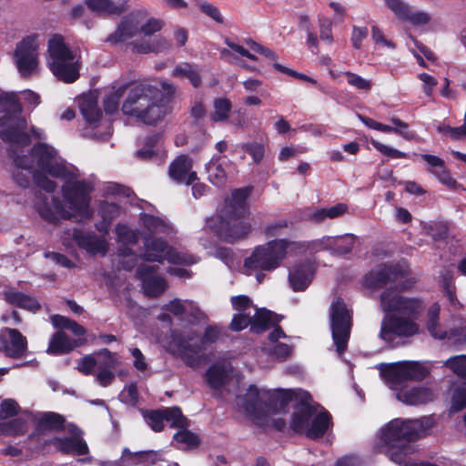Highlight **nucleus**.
I'll list each match as a JSON object with an SVG mask.
<instances>
[{
    "instance_id": "obj_1",
    "label": "nucleus",
    "mask_w": 466,
    "mask_h": 466,
    "mask_svg": "<svg viewBox=\"0 0 466 466\" xmlns=\"http://www.w3.org/2000/svg\"><path fill=\"white\" fill-rule=\"evenodd\" d=\"M431 427L430 418L415 420L393 419L381 431L384 452L390 461L400 466H438L429 461L414 462L406 458L414 451L411 442L424 437Z\"/></svg>"
},
{
    "instance_id": "obj_2",
    "label": "nucleus",
    "mask_w": 466,
    "mask_h": 466,
    "mask_svg": "<svg viewBox=\"0 0 466 466\" xmlns=\"http://www.w3.org/2000/svg\"><path fill=\"white\" fill-rule=\"evenodd\" d=\"M128 84L127 96L123 101L122 113L133 116L147 126H156L169 113L165 96L156 86L140 82Z\"/></svg>"
},
{
    "instance_id": "obj_3",
    "label": "nucleus",
    "mask_w": 466,
    "mask_h": 466,
    "mask_svg": "<svg viewBox=\"0 0 466 466\" xmlns=\"http://www.w3.org/2000/svg\"><path fill=\"white\" fill-rule=\"evenodd\" d=\"M254 187L246 186L233 189L231 198L227 199L214 226L217 236L224 242L234 244L246 238L251 232V224L243 220L249 210L248 198Z\"/></svg>"
},
{
    "instance_id": "obj_4",
    "label": "nucleus",
    "mask_w": 466,
    "mask_h": 466,
    "mask_svg": "<svg viewBox=\"0 0 466 466\" xmlns=\"http://www.w3.org/2000/svg\"><path fill=\"white\" fill-rule=\"evenodd\" d=\"M292 244L286 238L273 239L254 248L244 260V268L250 270L272 271L286 258L287 249Z\"/></svg>"
},
{
    "instance_id": "obj_5",
    "label": "nucleus",
    "mask_w": 466,
    "mask_h": 466,
    "mask_svg": "<svg viewBox=\"0 0 466 466\" xmlns=\"http://www.w3.org/2000/svg\"><path fill=\"white\" fill-rule=\"evenodd\" d=\"M65 184L61 191L65 201L69 208L82 218H90L93 210L90 208L91 193L94 191V185L86 180L64 179Z\"/></svg>"
},
{
    "instance_id": "obj_6",
    "label": "nucleus",
    "mask_w": 466,
    "mask_h": 466,
    "mask_svg": "<svg viewBox=\"0 0 466 466\" xmlns=\"http://www.w3.org/2000/svg\"><path fill=\"white\" fill-rule=\"evenodd\" d=\"M352 327V315L343 299L337 298L330 306V328L332 339L339 354L348 347Z\"/></svg>"
},
{
    "instance_id": "obj_7",
    "label": "nucleus",
    "mask_w": 466,
    "mask_h": 466,
    "mask_svg": "<svg viewBox=\"0 0 466 466\" xmlns=\"http://www.w3.org/2000/svg\"><path fill=\"white\" fill-rule=\"evenodd\" d=\"M146 252L139 255L140 259L146 262L163 263L165 260L172 264H186L185 256L175 248L168 246L163 238L152 235L143 236Z\"/></svg>"
},
{
    "instance_id": "obj_8",
    "label": "nucleus",
    "mask_w": 466,
    "mask_h": 466,
    "mask_svg": "<svg viewBox=\"0 0 466 466\" xmlns=\"http://www.w3.org/2000/svg\"><path fill=\"white\" fill-rule=\"evenodd\" d=\"M31 154L36 160L38 168L53 177L61 179H75L76 175L64 164L56 161V151L46 143L38 142L31 148Z\"/></svg>"
},
{
    "instance_id": "obj_9",
    "label": "nucleus",
    "mask_w": 466,
    "mask_h": 466,
    "mask_svg": "<svg viewBox=\"0 0 466 466\" xmlns=\"http://www.w3.org/2000/svg\"><path fill=\"white\" fill-rule=\"evenodd\" d=\"M380 307L385 313H398L401 317L410 319L420 314L422 303L418 299L403 297L390 288L380 295Z\"/></svg>"
},
{
    "instance_id": "obj_10",
    "label": "nucleus",
    "mask_w": 466,
    "mask_h": 466,
    "mask_svg": "<svg viewBox=\"0 0 466 466\" xmlns=\"http://www.w3.org/2000/svg\"><path fill=\"white\" fill-rule=\"evenodd\" d=\"M410 274L409 267L400 263H380L364 277V283L370 289L383 288L389 283H400Z\"/></svg>"
},
{
    "instance_id": "obj_11",
    "label": "nucleus",
    "mask_w": 466,
    "mask_h": 466,
    "mask_svg": "<svg viewBox=\"0 0 466 466\" xmlns=\"http://www.w3.org/2000/svg\"><path fill=\"white\" fill-rule=\"evenodd\" d=\"M14 59L20 76L28 78L36 73L39 66L35 36H25L16 44Z\"/></svg>"
},
{
    "instance_id": "obj_12",
    "label": "nucleus",
    "mask_w": 466,
    "mask_h": 466,
    "mask_svg": "<svg viewBox=\"0 0 466 466\" xmlns=\"http://www.w3.org/2000/svg\"><path fill=\"white\" fill-rule=\"evenodd\" d=\"M418 331V324L410 318L386 313L381 321L379 336L390 345L396 337L410 338Z\"/></svg>"
},
{
    "instance_id": "obj_13",
    "label": "nucleus",
    "mask_w": 466,
    "mask_h": 466,
    "mask_svg": "<svg viewBox=\"0 0 466 466\" xmlns=\"http://www.w3.org/2000/svg\"><path fill=\"white\" fill-rule=\"evenodd\" d=\"M172 343L177 348V356L188 367H196L199 363L197 356L201 352V344H191L194 339V334L186 336L178 330L171 332Z\"/></svg>"
},
{
    "instance_id": "obj_14",
    "label": "nucleus",
    "mask_w": 466,
    "mask_h": 466,
    "mask_svg": "<svg viewBox=\"0 0 466 466\" xmlns=\"http://www.w3.org/2000/svg\"><path fill=\"white\" fill-rule=\"evenodd\" d=\"M138 17V12L134 11L124 15L117 24L116 30L108 35L106 41L116 45L136 36L140 33Z\"/></svg>"
},
{
    "instance_id": "obj_15",
    "label": "nucleus",
    "mask_w": 466,
    "mask_h": 466,
    "mask_svg": "<svg viewBox=\"0 0 466 466\" xmlns=\"http://www.w3.org/2000/svg\"><path fill=\"white\" fill-rule=\"evenodd\" d=\"M35 208L42 218L50 222L57 223L59 219L70 220L73 214L67 210L58 197H52L51 202L48 198L43 196L41 201L36 203Z\"/></svg>"
},
{
    "instance_id": "obj_16",
    "label": "nucleus",
    "mask_w": 466,
    "mask_h": 466,
    "mask_svg": "<svg viewBox=\"0 0 466 466\" xmlns=\"http://www.w3.org/2000/svg\"><path fill=\"white\" fill-rule=\"evenodd\" d=\"M72 239L76 245L86 250L90 255L100 253L106 255L108 245L102 237H97L94 232H85L80 228H73Z\"/></svg>"
},
{
    "instance_id": "obj_17",
    "label": "nucleus",
    "mask_w": 466,
    "mask_h": 466,
    "mask_svg": "<svg viewBox=\"0 0 466 466\" xmlns=\"http://www.w3.org/2000/svg\"><path fill=\"white\" fill-rule=\"evenodd\" d=\"M192 167V159L187 155H179L170 163L168 175L177 183L191 185L198 180L197 172L191 170Z\"/></svg>"
},
{
    "instance_id": "obj_18",
    "label": "nucleus",
    "mask_w": 466,
    "mask_h": 466,
    "mask_svg": "<svg viewBox=\"0 0 466 466\" xmlns=\"http://www.w3.org/2000/svg\"><path fill=\"white\" fill-rule=\"evenodd\" d=\"M78 433L70 437H55L49 443L56 450L65 455L83 456L89 453V448L86 441L80 436L82 431L78 430Z\"/></svg>"
},
{
    "instance_id": "obj_19",
    "label": "nucleus",
    "mask_w": 466,
    "mask_h": 466,
    "mask_svg": "<svg viewBox=\"0 0 466 466\" xmlns=\"http://www.w3.org/2000/svg\"><path fill=\"white\" fill-rule=\"evenodd\" d=\"M311 396L307 393L294 408L290 429L299 434H305L317 410L309 403Z\"/></svg>"
},
{
    "instance_id": "obj_20",
    "label": "nucleus",
    "mask_w": 466,
    "mask_h": 466,
    "mask_svg": "<svg viewBox=\"0 0 466 466\" xmlns=\"http://www.w3.org/2000/svg\"><path fill=\"white\" fill-rule=\"evenodd\" d=\"M314 273V265L309 260L295 264L289 273L290 287L295 292L304 291L311 283Z\"/></svg>"
},
{
    "instance_id": "obj_21",
    "label": "nucleus",
    "mask_w": 466,
    "mask_h": 466,
    "mask_svg": "<svg viewBox=\"0 0 466 466\" xmlns=\"http://www.w3.org/2000/svg\"><path fill=\"white\" fill-rule=\"evenodd\" d=\"M86 342L85 338L70 339L65 331L58 330L52 335L46 352L53 356L68 354L76 348L86 344Z\"/></svg>"
},
{
    "instance_id": "obj_22",
    "label": "nucleus",
    "mask_w": 466,
    "mask_h": 466,
    "mask_svg": "<svg viewBox=\"0 0 466 466\" xmlns=\"http://www.w3.org/2000/svg\"><path fill=\"white\" fill-rule=\"evenodd\" d=\"M156 266L142 264L137 268V276L143 282V287L149 296H158L162 294L166 288L167 282L165 279L159 276H154L157 271Z\"/></svg>"
},
{
    "instance_id": "obj_23",
    "label": "nucleus",
    "mask_w": 466,
    "mask_h": 466,
    "mask_svg": "<svg viewBox=\"0 0 466 466\" xmlns=\"http://www.w3.org/2000/svg\"><path fill=\"white\" fill-rule=\"evenodd\" d=\"M47 66H51L58 63L75 60V54L66 44L65 38L59 34H55L48 40L47 45Z\"/></svg>"
},
{
    "instance_id": "obj_24",
    "label": "nucleus",
    "mask_w": 466,
    "mask_h": 466,
    "mask_svg": "<svg viewBox=\"0 0 466 466\" xmlns=\"http://www.w3.org/2000/svg\"><path fill=\"white\" fill-rule=\"evenodd\" d=\"M294 397L292 390H262V406L265 410V417L268 413H278L285 409Z\"/></svg>"
},
{
    "instance_id": "obj_25",
    "label": "nucleus",
    "mask_w": 466,
    "mask_h": 466,
    "mask_svg": "<svg viewBox=\"0 0 466 466\" xmlns=\"http://www.w3.org/2000/svg\"><path fill=\"white\" fill-rule=\"evenodd\" d=\"M384 1L395 15L402 21H408L414 25H422L429 23L431 19L427 13L421 11H411L410 7L402 0Z\"/></svg>"
},
{
    "instance_id": "obj_26",
    "label": "nucleus",
    "mask_w": 466,
    "mask_h": 466,
    "mask_svg": "<svg viewBox=\"0 0 466 466\" xmlns=\"http://www.w3.org/2000/svg\"><path fill=\"white\" fill-rule=\"evenodd\" d=\"M5 331L9 336L3 345L5 356L11 359L24 357L28 348L26 338L16 329L5 328Z\"/></svg>"
},
{
    "instance_id": "obj_27",
    "label": "nucleus",
    "mask_w": 466,
    "mask_h": 466,
    "mask_svg": "<svg viewBox=\"0 0 466 466\" xmlns=\"http://www.w3.org/2000/svg\"><path fill=\"white\" fill-rule=\"evenodd\" d=\"M283 317L266 308L255 309V313L251 315V332L254 334H262L270 329L273 325H277L282 320Z\"/></svg>"
},
{
    "instance_id": "obj_28",
    "label": "nucleus",
    "mask_w": 466,
    "mask_h": 466,
    "mask_svg": "<svg viewBox=\"0 0 466 466\" xmlns=\"http://www.w3.org/2000/svg\"><path fill=\"white\" fill-rule=\"evenodd\" d=\"M26 122L20 119L16 125H10L5 129L0 131V138L10 144L18 145L20 147H27L31 144V137L25 132Z\"/></svg>"
},
{
    "instance_id": "obj_29",
    "label": "nucleus",
    "mask_w": 466,
    "mask_h": 466,
    "mask_svg": "<svg viewBox=\"0 0 466 466\" xmlns=\"http://www.w3.org/2000/svg\"><path fill=\"white\" fill-rule=\"evenodd\" d=\"M243 408L246 412L255 418L265 417V410L262 406V390L256 385H250L243 396Z\"/></svg>"
},
{
    "instance_id": "obj_30",
    "label": "nucleus",
    "mask_w": 466,
    "mask_h": 466,
    "mask_svg": "<svg viewBox=\"0 0 466 466\" xmlns=\"http://www.w3.org/2000/svg\"><path fill=\"white\" fill-rule=\"evenodd\" d=\"M397 398L399 400L408 405L425 404L433 400V392L431 390L425 387H413L400 390L397 393Z\"/></svg>"
},
{
    "instance_id": "obj_31",
    "label": "nucleus",
    "mask_w": 466,
    "mask_h": 466,
    "mask_svg": "<svg viewBox=\"0 0 466 466\" xmlns=\"http://www.w3.org/2000/svg\"><path fill=\"white\" fill-rule=\"evenodd\" d=\"M52 74L59 80L66 84H72L80 77L81 65L78 61L58 63L48 66Z\"/></svg>"
},
{
    "instance_id": "obj_32",
    "label": "nucleus",
    "mask_w": 466,
    "mask_h": 466,
    "mask_svg": "<svg viewBox=\"0 0 466 466\" xmlns=\"http://www.w3.org/2000/svg\"><path fill=\"white\" fill-rule=\"evenodd\" d=\"M332 424L330 413L328 410L321 411L312 418L305 435L313 441L319 440Z\"/></svg>"
},
{
    "instance_id": "obj_33",
    "label": "nucleus",
    "mask_w": 466,
    "mask_h": 466,
    "mask_svg": "<svg viewBox=\"0 0 466 466\" xmlns=\"http://www.w3.org/2000/svg\"><path fill=\"white\" fill-rule=\"evenodd\" d=\"M348 210V206L345 203H338L330 208H315L307 214V219L319 224L326 219H334L344 215Z\"/></svg>"
},
{
    "instance_id": "obj_34",
    "label": "nucleus",
    "mask_w": 466,
    "mask_h": 466,
    "mask_svg": "<svg viewBox=\"0 0 466 466\" xmlns=\"http://www.w3.org/2000/svg\"><path fill=\"white\" fill-rule=\"evenodd\" d=\"M173 77L187 78L194 88L202 86V76L198 66L188 62L177 65L172 71Z\"/></svg>"
},
{
    "instance_id": "obj_35",
    "label": "nucleus",
    "mask_w": 466,
    "mask_h": 466,
    "mask_svg": "<svg viewBox=\"0 0 466 466\" xmlns=\"http://www.w3.org/2000/svg\"><path fill=\"white\" fill-rule=\"evenodd\" d=\"M5 298L9 304L32 312H36L41 309V305L35 298L21 291L9 290L5 293Z\"/></svg>"
},
{
    "instance_id": "obj_36",
    "label": "nucleus",
    "mask_w": 466,
    "mask_h": 466,
    "mask_svg": "<svg viewBox=\"0 0 466 466\" xmlns=\"http://www.w3.org/2000/svg\"><path fill=\"white\" fill-rule=\"evenodd\" d=\"M127 1L116 5L111 0H86L87 7L96 13L119 15L127 10Z\"/></svg>"
},
{
    "instance_id": "obj_37",
    "label": "nucleus",
    "mask_w": 466,
    "mask_h": 466,
    "mask_svg": "<svg viewBox=\"0 0 466 466\" xmlns=\"http://www.w3.org/2000/svg\"><path fill=\"white\" fill-rule=\"evenodd\" d=\"M206 170L208 175V180L217 187L225 185L227 181V172L223 167L222 157L213 156L208 163L206 164Z\"/></svg>"
},
{
    "instance_id": "obj_38",
    "label": "nucleus",
    "mask_w": 466,
    "mask_h": 466,
    "mask_svg": "<svg viewBox=\"0 0 466 466\" xmlns=\"http://www.w3.org/2000/svg\"><path fill=\"white\" fill-rule=\"evenodd\" d=\"M66 419L59 413L46 411L37 420V431H56L65 430Z\"/></svg>"
},
{
    "instance_id": "obj_39",
    "label": "nucleus",
    "mask_w": 466,
    "mask_h": 466,
    "mask_svg": "<svg viewBox=\"0 0 466 466\" xmlns=\"http://www.w3.org/2000/svg\"><path fill=\"white\" fill-rule=\"evenodd\" d=\"M100 354L105 357V365L106 368L99 370L96 379L101 386L106 387L110 385L115 379V374L109 369L116 367V360L114 354L107 349H103Z\"/></svg>"
},
{
    "instance_id": "obj_40",
    "label": "nucleus",
    "mask_w": 466,
    "mask_h": 466,
    "mask_svg": "<svg viewBox=\"0 0 466 466\" xmlns=\"http://www.w3.org/2000/svg\"><path fill=\"white\" fill-rule=\"evenodd\" d=\"M440 306L438 304L432 305L427 313L426 327L429 333L435 339H444L447 338V332L440 329Z\"/></svg>"
},
{
    "instance_id": "obj_41",
    "label": "nucleus",
    "mask_w": 466,
    "mask_h": 466,
    "mask_svg": "<svg viewBox=\"0 0 466 466\" xmlns=\"http://www.w3.org/2000/svg\"><path fill=\"white\" fill-rule=\"evenodd\" d=\"M80 111L85 120L89 124L99 123L102 118V111L95 98L84 99L80 103Z\"/></svg>"
},
{
    "instance_id": "obj_42",
    "label": "nucleus",
    "mask_w": 466,
    "mask_h": 466,
    "mask_svg": "<svg viewBox=\"0 0 466 466\" xmlns=\"http://www.w3.org/2000/svg\"><path fill=\"white\" fill-rule=\"evenodd\" d=\"M227 371L223 366L212 364L208 367L205 378L208 386L213 390L222 388L227 381Z\"/></svg>"
},
{
    "instance_id": "obj_43",
    "label": "nucleus",
    "mask_w": 466,
    "mask_h": 466,
    "mask_svg": "<svg viewBox=\"0 0 466 466\" xmlns=\"http://www.w3.org/2000/svg\"><path fill=\"white\" fill-rule=\"evenodd\" d=\"M214 111L210 114V120L214 123L225 122L228 119L232 110V103L227 97H218L213 101Z\"/></svg>"
},
{
    "instance_id": "obj_44",
    "label": "nucleus",
    "mask_w": 466,
    "mask_h": 466,
    "mask_svg": "<svg viewBox=\"0 0 466 466\" xmlns=\"http://www.w3.org/2000/svg\"><path fill=\"white\" fill-rule=\"evenodd\" d=\"M384 372L386 378L394 384L410 380L404 360L389 364Z\"/></svg>"
},
{
    "instance_id": "obj_45",
    "label": "nucleus",
    "mask_w": 466,
    "mask_h": 466,
    "mask_svg": "<svg viewBox=\"0 0 466 466\" xmlns=\"http://www.w3.org/2000/svg\"><path fill=\"white\" fill-rule=\"evenodd\" d=\"M357 237L353 234H344L341 236H336L333 244V254L338 256H346L351 253Z\"/></svg>"
},
{
    "instance_id": "obj_46",
    "label": "nucleus",
    "mask_w": 466,
    "mask_h": 466,
    "mask_svg": "<svg viewBox=\"0 0 466 466\" xmlns=\"http://www.w3.org/2000/svg\"><path fill=\"white\" fill-rule=\"evenodd\" d=\"M166 421L171 422V427L186 429L189 426L188 420L183 415L182 410L177 406L165 408L162 410Z\"/></svg>"
},
{
    "instance_id": "obj_47",
    "label": "nucleus",
    "mask_w": 466,
    "mask_h": 466,
    "mask_svg": "<svg viewBox=\"0 0 466 466\" xmlns=\"http://www.w3.org/2000/svg\"><path fill=\"white\" fill-rule=\"evenodd\" d=\"M128 87V84H124L120 86L113 93L109 94L103 102V106L106 114L113 115L115 114L119 106V101L124 94L127 92Z\"/></svg>"
},
{
    "instance_id": "obj_48",
    "label": "nucleus",
    "mask_w": 466,
    "mask_h": 466,
    "mask_svg": "<svg viewBox=\"0 0 466 466\" xmlns=\"http://www.w3.org/2000/svg\"><path fill=\"white\" fill-rule=\"evenodd\" d=\"M0 112L5 114H20L22 112V105L16 95L13 93L0 94Z\"/></svg>"
},
{
    "instance_id": "obj_49",
    "label": "nucleus",
    "mask_w": 466,
    "mask_h": 466,
    "mask_svg": "<svg viewBox=\"0 0 466 466\" xmlns=\"http://www.w3.org/2000/svg\"><path fill=\"white\" fill-rule=\"evenodd\" d=\"M466 408V380L458 385L451 396L450 410L459 412Z\"/></svg>"
},
{
    "instance_id": "obj_50",
    "label": "nucleus",
    "mask_w": 466,
    "mask_h": 466,
    "mask_svg": "<svg viewBox=\"0 0 466 466\" xmlns=\"http://www.w3.org/2000/svg\"><path fill=\"white\" fill-rule=\"evenodd\" d=\"M410 380L421 381L427 378L429 370L419 361L404 360Z\"/></svg>"
},
{
    "instance_id": "obj_51",
    "label": "nucleus",
    "mask_w": 466,
    "mask_h": 466,
    "mask_svg": "<svg viewBox=\"0 0 466 466\" xmlns=\"http://www.w3.org/2000/svg\"><path fill=\"white\" fill-rule=\"evenodd\" d=\"M117 241L124 245H136L138 242V235L127 225L118 223L116 226Z\"/></svg>"
},
{
    "instance_id": "obj_52",
    "label": "nucleus",
    "mask_w": 466,
    "mask_h": 466,
    "mask_svg": "<svg viewBox=\"0 0 466 466\" xmlns=\"http://www.w3.org/2000/svg\"><path fill=\"white\" fill-rule=\"evenodd\" d=\"M173 440L177 442L186 444L187 449H196L200 445L199 437L196 433L187 430V428L176 432L173 436Z\"/></svg>"
},
{
    "instance_id": "obj_53",
    "label": "nucleus",
    "mask_w": 466,
    "mask_h": 466,
    "mask_svg": "<svg viewBox=\"0 0 466 466\" xmlns=\"http://www.w3.org/2000/svg\"><path fill=\"white\" fill-rule=\"evenodd\" d=\"M251 313L237 312L233 314L228 329L233 332H239L248 327L251 329Z\"/></svg>"
},
{
    "instance_id": "obj_54",
    "label": "nucleus",
    "mask_w": 466,
    "mask_h": 466,
    "mask_svg": "<svg viewBox=\"0 0 466 466\" xmlns=\"http://www.w3.org/2000/svg\"><path fill=\"white\" fill-rule=\"evenodd\" d=\"M445 365L458 377L466 379V355H459L449 358Z\"/></svg>"
},
{
    "instance_id": "obj_55",
    "label": "nucleus",
    "mask_w": 466,
    "mask_h": 466,
    "mask_svg": "<svg viewBox=\"0 0 466 466\" xmlns=\"http://www.w3.org/2000/svg\"><path fill=\"white\" fill-rule=\"evenodd\" d=\"M232 309L237 312L250 313V309H256L252 299L247 295H237L230 298Z\"/></svg>"
},
{
    "instance_id": "obj_56",
    "label": "nucleus",
    "mask_w": 466,
    "mask_h": 466,
    "mask_svg": "<svg viewBox=\"0 0 466 466\" xmlns=\"http://www.w3.org/2000/svg\"><path fill=\"white\" fill-rule=\"evenodd\" d=\"M142 222L144 227L149 231V233H146L145 235H152L158 231H161L165 227V222L162 218L150 215V214H143Z\"/></svg>"
},
{
    "instance_id": "obj_57",
    "label": "nucleus",
    "mask_w": 466,
    "mask_h": 466,
    "mask_svg": "<svg viewBox=\"0 0 466 466\" xmlns=\"http://www.w3.org/2000/svg\"><path fill=\"white\" fill-rule=\"evenodd\" d=\"M221 336V329L215 325H208L205 328L204 333L198 344H201V352L204 346L213 344L218 341Z\"/></svg>"
},
{
    "instance_id": "obj_58",
    "label": "nucleus",
    "mask_w": 466,
    "mask_h": 466,
    "mask_svg": "<svg viewBox=\"0 0 466 466\" xmlns=\"http://www.w3.org/2000/svg\"><path fill=\"white\" fill-rule=\"evenodd\" d=\"M98 213L103 219L113 221L120 214V207L116 203L103 201L99 205Z\"/></svg>"
},
{
    "instance_id": "obj_59",
    "label": "nucleus",
    "mask_w": 466,
    "mask_h": 466,
    "mask_svg": "<svg viewBox=\"0 0 466 466\" xmlns=\"http://www.w3.org/2000/svg\"><path fill=\"white\" fill-rule=\"evenodd\" d=\"M344 75L347 77V82L350 86L356 87L359 90L369 91L372 87V83L350 71H346Z\"/></svg>"
},
{
    "instance_id": "obj_60",
    "label": "nucleus",
    "mask_w": 466,
    "mask_h": 466,
    "mask_svg": "<svg viewBox=\"0 0 466 466\" xmlns=\"http://www.w3.org/2000/svg\"><path fill=\"white\" fill-rule=\"evenodd\" d=\"M241 148L251 156L256 164H259L262 161L265 155L264 145L258 142H251L243 144Z\"/></svg>"
},
{
    "instance_id": "obj_61",
    "label": "nucleus",
    "mask_w": 466,
    "mask_h": 466,
    "mask_svg": "<svg viewBox=\"0 0 466 466\" xmlns=\"http://www.w3.org/2000/svg\"><path fill=\"white\" fill-rule=\"evenodd\" d=\"M147 420L148 425L156 432H160L164 430L165 417L162 410H150L147 412Z\"/></svg>"
},
{
    "instance_id": "obj_62",
    "label": "nucleus",
    "mask_w": 466,
    "mask_h": 466,
    "mask_svg": "<svg viewBox=\"0 0 466 466\" xmlns=\"http://www.w3.org/2000/svg\"><path fill=\"white\" fill-rule=\"evenodd\" d=\"M35 185L47 193H53L57 187L56 181L49 179L46 174L35 171L33 175Z\"/></svg>"
},
{
    "instance_id": "obj_63",
    "label": "nucleus",
    "mask_w": 466,
    "mask_h": 466,
    "mask_svg": "<svg viewBox=\"0 0 466 466\" xmlns=\"http://www.w3.org/2000/svg\"><path fill=\"white\" fill-rule=\"evenodd\" d=\"M18 403L12 400H4L0 405V419H7L15 416L19 412Z\"/></svg>"
},
{
    "instance_id": "obj_64",
    "label": "nucleus",
    "mask_w": 466,
    "mask_h": 466,
    "mask_svg": "<svg viewBox=\"0 0 466 466\" xmlns=\"http://www.w3.org/2000/svg\"><path fill=\"white\" fill-rule=\"evenodd\" d=\"M5 428L7 433L13 436H21L26 431V423L23 419L15 418L5 423Z\"/></svg>"
}]
</instances>
